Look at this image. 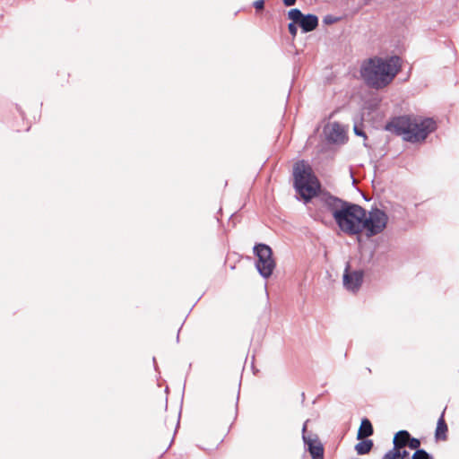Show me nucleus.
Segmentation results:
<instances>
[{"label": "nucleus", "mask_w": 459, "mask_h": 459, "mask_svg": "<svg viewBox=\"0 0 459 459\" xmlns=\"http://www.w3.org/2000/svg\"><path fill=\"white\" fill-rule=\"evenodd\" d=\"M401 68L402 63L398 56L388 58L375 56L362 63L360 75L369 87L379 90L389 85Z\"/></svg>", "instance_id": "obj_2"}, {"label": "nucleus", "mask_w": 459, "mask_h": 459, "mask_svg": "<svg viewBox=\"0 0 459 459\" xmlns=\"http://www.w3.org/2000/svg\"><path fill=\"white\" fill-rule=\"evenodd\" d=\"M407 446L410 447L411 449H415L416 451L420 450L419 448L420 446V439H418L416 437H411L410 436Z\"/></svg>", "instance_id": "obj_16"}, {"label": "nucleus", "mask_w": 459, "mask_h": 459, "mask_svg": "<svg viewBox=\"0 0 459 459\" xmlns=\"http://www.w3.org/2000/svg\"><path fill=\"white\" fill-rule=\"evenodd\" d=\"M295 24L296 23L291 22L288 26L289 31H290V33L291 34L292 37H295L297 35V31H298L297 27H296Z\"/></svg>", "instance_id": "obj_17"}, {"label": "nucleus", "mask_w": 459, "mask_h": 459, "mask_svg": "<svg viewBox=\"0 0 459 459\" xmlns=\"http://www.w3.org/2000/svg\"><path fill=\"white\" fill-rule=\"evenodd\" d=\"M383 459H400V450L393 447L384 455Z\"/></svg>", "instance_id": "obj_15"}, {"label": "nucleus", "mask_w": 459, "mask_h": 459, "mask_svg": "<svg viewBox=\"0 0 459 459\" xmlns=\"http://www.w3.org/2000/svg\"><path fill=\"white\" fill-rule=\"evenodd\" d=\"M345 132L338 123H333L329 126L328 137L331 141L337 143L343 140Z\"/></svg>", "instance_id": "obj_10"}, {"label": "nucleus", "mask_w": 459, "mask_h": 459, "mask_svg": "<svg viewBox=\"0 0 459 459\" xmlns=\"http://www.w3.org/2000/svg\"><path fill=\"white\" fill-rule=\"evenodd\" d=\"M294 186L305 202L316 196L321 185L312 168L304 160H299L293 167Z\"/></svg>", "instance_id": "obj_4"}, {"label": "nucleus", "mask_w": 459, "mask_h": 459, "mask_svg": "<svg viewBox=\"0 0 459 459\" xmlns=\"http://www.w3.org/2000/svg\"><path fill=\"white\" fill-rule=\"evenodd\" d=\"M223 437H224V435L218 437L215 440V446H218L221 442H222Z\"/></svg>", "instance_id": "obj_22"}, {"label": "nucleus", "mask_w": 459, "mask_h": 459, "mask_svg": "<svg viewBox=\"0 0 459 459\" xmlns=\"http://www.w3.org/2000/svg\"><path fill=\"white\" fill-rule=\"evenodd\" d=\"M289 18L299 24L303 31L314 30L318 26V18L314 14L304 15L299 9H291L288 13Z\"/></svg>", "instance_id": "obj_6"}, {"label": "nucleus", "mask_w": 459, "mask_h": 459, "mask_svg": "<svg viewBox=\"0 0 459 459\" xmlns=\"http://www.w3.org/2000/svg\"><path fill=\"white\" fill-rule=\"evenodd\" d=\"M446 408L442 411L435 430V438L438 441H446L447 439L448 426L445 420V412Z\"/></svg>", "instance_id": "obj_9"}, {"label": "nucleus", "mask_w": 459, "mask_h": 459, "mask_svg": "<svg viewBox=\"0 0 459 459\" xmlns=\"http://www.w3.org/2000/svg\"><path fill=\"white\" fill-rule=\"evenodd\" d=\"M296 3V0H283V4L286 6H291Z\"/></svg>", "instance_id": "obj_21"}, {"label": "nucleus", "mask_w": 459, "mask_h": 459, "mask_svg": "<svg viewBox=\"0 0 459 459\" xmlns=\"http://www.w3.org/2000/svg\"><path fill=\"white\" fill-rule=\"evenodd\" d=\"M410 433L407 430L398 431L394 437V447L400 450L407 446Z\"/></svg>", "instance_id": "obj_11"}, {"label": "nucleus", "mask_w": 459, "mask_h": 459, "mask_svg": "<svg viewBox=\"0 0 459 459\" xmlns=\"http://www.w3.org/2000/svg\"><path fill=\"white\" fill-rule=\"evenodd\" d=\"M355 133L359 135H362V132L361 131H359L356 127H355Z\"/></svg>", "instance_id": "obj_23"}, {"label": "nucleus", "mask_w": 459, "mask_h": 459, "mask_svg": "<svg viewBox=\"0 0 459 459\" xmlns=\"http://www.w3.org/2000/svg\"><path fill=\"white\" fill-rule=\"evenodd\" d=\"M362 281V271H350L349 266L345 269L343 273V285L347 290L357 291L361 286Z\"/></svg>", "instance_id": "obj_7"}, {"label": "nucleus", "mask_w": 459, "mask_h": 459, "mask_svg": "<svg viewBox=\"0 0 459 459\" xmlns=\"http://www.w3.org/2000/svg\"><path fill=\"white\" fill-rule=\"evenodd\" d=\"M264 0H256V1L254 3V7H255L256 10H263V9H264Z\"/></svg>", "instance_id": "obj_19"}, {"label": "nucleus", "mask_w": 459, "mask_h": 459, "mask_svg": "<svg viewBox=\"0 0 459 459\" xmlns=\"http://www.w3.org/2000/svg\"><path fill=\"white\" fill-rule=\"evenodd\" d=\"M304 441L313 459H324V447L318 439L304 437Z\"/></svg>", "instance_id": "obj_8"}, {"label": "nucleus", "mask_w": 459, "mask_h": 459, "mask_svg": "<svg viewBox=\"0 0 459 459\" xmlns=\"http://www.w3.org/2000/svg\"><path fill=\"white\" fill-rule=\"evenodd\" d=\"M372 446H373V442L371 440H363L355 446V449H356L358 455H366V454L369 453Z\"/></svg>", "instance_id": "obj_13"}, {"label": "nucleus", "mask_w": 459, "mask_h": 459, "mask_svg": "<svg viewBox=\"0 0 459 459\" xmlns=\"http://www.w3.org/2000/svg\"><path fill=\"white\" fill-rule=\"evenodd\" d=\"M373 434V427L369 420L363 419L358 430V439H363Z\"/></svg>", "instance_id": "obj_12"}, {"label": "nucleus", "mask_w": 459, "mask_h": 459, "mask_svg": "<svg viewBox=\"0 0 459 459\" xmlns=\"http://www.w3.org/2000/svg\"><path fill=\"white\" fill-rule=\"evenodd\" d=\"M254 252L257 256L255 266L258 272L263 277L269 278L276 265L271 247L265 244H257L254 247Z\"/></svg>", "instance_id": "obj_5"}, {"label": "nucleus", "mask_w": 459, "mask_h": 459, "mask_svg": "<svg viewBox=\"0 0 459 459\" xmlns=\"http://www.w3.org/2000/svg\"><path fill=\"white\" fill-rule=\"evenodd\" d=\"M411 459H433L425 450H417L412 455Z\"/></svg>", "instance_id": "obj_14"}, {"label": "nucleus", "mask_w": 459, "mask_h": 459, "mask_svg": "<svg viewBox=\"0 0 459 459\" xmlns=\"http://www.w3.org/2000/svg\"><path fill=\"white\" fill-rule=\"evenodd\" d=\"M436 129V123L431 118L418 119L410 117H398L385 126V130L401 135L406 142L420 143Z\"/></svg>", "instance_id": "obj_3"}, {"label": "nucleus", "mask_w": 459, "mask_h": 459, "mask_svg": "<svg viewBox=\"0 0 459 459\" xmlns=\"http://www.w3.org/2000/svg\"><path fill=\"white\" fill-rule=\"evenodd\" d=\"M400 459H409V453L406 450L400 449Z\"/></svg>", "instance_id": "obj_20"}, {"label": "nucleus", "mask_w": 459, "mask_h": 459, "mask_svg": "<svg viewBox=\"0 0 459 459\" xmlns=\"http://www.w3.org/2000/svg\"><path fill=\"white\" fill-rule=\"evenodd\" d=\"M212 437H213V435H212V434L208 435V436L205 437L204 445H205V446H206V447H204V449H210V448H211L212 444H210V443H211V441H212Z\"/></svg>", "instance_id": "obj_18"}, {"label": "nucleus", "mask_w": 459, "mask_h": 459, "mask_svg": "<svg viewBox=\"0 0 459 459\" xmlns=\"http://www.w3.org/2000/svg\"><path fill=\"white\" fill-rule=\"evenodd\" d=\"M325 204L340 230L348 235L364 232L370 238L381 233L386 227L388 217L377 208L367 212L359 204L333 196L327 197Z\"/></svg>", "instance_id": "obj_1"}]
</instances>
